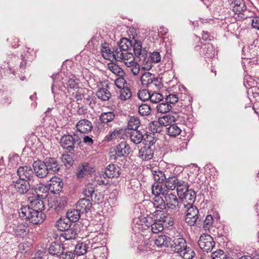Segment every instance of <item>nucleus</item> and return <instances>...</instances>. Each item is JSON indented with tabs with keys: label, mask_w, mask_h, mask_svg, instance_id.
I'll return each mask as SVG.
<instances>
[{
	"label": "nucleus",
	"mask_w": 259,
	"mask_h": 259,
	"mask_svg": "<svg viewBox=\"0 0 259 259\" xmlns=\"http://www.w3.org/2000/svg\"><path fill=\"white\" fill-rule=\"evenodd\" d=\"M17 174L19 179L27 180L32 184V188L36 193L42 191L46 193L47 188L43 184H39V179L34 174L33 169L27 165L20 166L17 170Z\"/></svg>",
	"instance_id": "f257e3e1"
},
{
	"label": "nucleus",
	"mask_w": 259,
	"mask_h": 259,
	"mask_svg": "<svg viewBox=\"0 0 259 259\" xmlns=\"http://www.w3.org/2000/svg\"><path fill=\"white\" fill-rule=\"evenodd\" d=\"M170 250L184 259H192L195 256L194 251L187 244L183 238H175L170 244Z\"/></svg>",
	"instance_id": "f03ea898"
},
{
	"label": "nucleus",
	"mask_w": 259,
	"mask_h": 259,
	"mask_svg": "<svg viewBox=\"0 0 259 259\" xmlns=\"http://www.w3.org/2000/svg\"><path fill=\"white\" fill-rule=\"evenodd\" d=\"M19 214L21 218L28 219L35 225L42 223L46 219V215L42 211L30 208V206H22L19 210Z\"/></svg>",
	"instance_id": "7ed1b4c3"
},
{
	"label": "nucleus",
	"mask_w": 259,
	"mask_h": 259,
	"mask_svg": "<svg viewBox=\"0 0 259 259\" xmlns=\"http://www.w3.org/2000/svg\"><path fill=\"white\" fill-rule=\"evenodd\" d=\"M185 208L183 210H180V212H186L185 222L190 226H194L198 223L200 224L201 222L200 214L197 208L195 206L191 205V204H185Z\"/></svg>",
	"instance_id": "20e7f679"
},
{
	"label": "nucleus",
	"mask_w": 259,
	"mask_h": 259,
	"mask_svg": "<svg viewBox=\"0 0 259 259\" xmlns=\"http://www.w3.org/2000/svg\"><path fill=\"white\" fill-rule=\"evenodd\" d=\"M165 199V208L166 207L171 210L178 209L179 211L180 210L184 209L186 205H185V202H181L179 201L177 196L169 191L165 193L164 196Z\"/></svg>",
	"instance_id": "39448f33"
},
{
	"label": "nucleus",
	"mask_w": 259,
	"mask_h": 259,
	"mask_svg": "<svg viewBox=\"0 0 259 259\" xmlns=\"http://www.w3.org/2000/svg\"><path fill=\"white\" fill-rule=\"evenodd\" d=\"M140 81L142 85L145 88L154 86L156 89H159L162 87V83L154 74L149 72L143 73L140 77Z\"/></svg>",
	"instance_id": "423d86ee"
},
{
	"label": "nucleus",
	"mask_w": 259,
	"mask_h": 259,
	"mask_svg": "<svg viewBox=\"0 0 259 259\" xmlns=\"http://www.w3.org/2000/svg\"><path fill=\"white\" fill-rule=\"evenodd\" d=\"M80 142V138L77 134L74 133L73 135H66L62 136L60 140V145L63 149H66L70 152L74 149L75 144Z\"/></svg>",
	"instance_id": "0eeeda50"
},
{
	"label": "nucleus",
	"mask_w": 259,
	"mask_h": 259,
	"mask_svg": "<svg viewBox=\"0 0 259 259\" xmlns=\"http://www.w3.org/2000/svg\"><path fill=\"white\" fill-rule=\"evenodd\" d=\"M11 186L20 194H26L32 187V184L27 180L13 178Z\"/></svg>",
	"instance_id": "6e6552de"
},
{
	"label": "nucleus",
	"mask_w": 259,
	"mask_h": 259,
	"mask_svg": "<svg viewBox=\"0 0 259 259\" xmlns=\"http://www.w3.org/2000/svg\"><path fill=\"white\" fill-rule=\"evenodd\" d=\"M198 244L203 251L208 252L212 251L215 242L210 235L203 234L200 236Z\"/></svg>",
	"instance_id": "1a4fd4ad"
},
{
	"label": "nucleus",
	"mask_w": 259,
	"mask_h": 259,
	"mask_svg": "<svg viewBox=\"0 0 259 259\" xmlns=\"http://www.w3.org/2000/svg\"><path fill=\"white\" fill-rule=\"evenodd\" d=\"M6 229L9 233L17 236H23L28 231V226L24 223L7 225Z\"/></svg>",
	"instance_id": "9d476101"
},
{
	"label": "nucleus",
	"mask_w": 259,
	"mask_h": 259,
	"mask_svg": "<svg viewBox=\"0 0 259 259\" xmlns=\"http://www.w3.org/2000/svg\"><path fill=\"white\" fill-rule=\"evenodd\" d=\"M97 190H95L92 184H88L85 185L83 190V194L87 198L95 202H99L102 200L103 197L99 193L97 194Z\"/></svg>",
	"instance_id": "9b49d317"
},
{
	"label": "nucleus",
	"mask_w": 259,
	"mask_h": 259,
	"mask_svg": "<svg viewBox=\"0 0 259 259\" xmlns=\"http://www.w3.org/2000/svg\"><path fill=\"white\" fill-rule=\"evenodd\" d=\"M33 170L35 176L38 178H44L47 176L49 171L44 161L38 160L33 163Z\"/></svg>",
	"instance_id": "f8f14e48"
},
{
	"label": "nucleus",
	"mask_w": 259,
	"mask_h": 259,
	"mask_svg": "<svg viewBox=\"0 0 259 259\" xmlns=\"http://www.w3.org/2000/svg\"><path fill=\"white\" fill-rule=\"evenodd\" d=\"M46 196V195H41V198H40L39 194H37V196L28 197L29 205L26 206H30V208L35 209L37 211L41 210L42 211L45 209V204L41 198H45Z\"/></svg>",
	"instance_id": "ddd939ff"
},
{
	"label": "nucleus",
	"mask_w": 259,
	"mask_h": 259,
	"mask_svg": "<svg viewBox=\"0 0 259 259\" xmlns=\"http://www.w3.org/2000/svg\"><path fill=\"white\" fill-rule=\"evenodd\" d=\"M132 46L135 56L140 60L144 61L147 57V51L142 48V44L140 40L134 39Z\"/></svg>",
	"instance_id": "4468645a"
},
{
	"label": "nucleus",
	"mask_w": 259,
	"mask_h": 259,
	"mask_svg": "<svg viewBox=\"0 0 259 259\" xmlns=\"http://www.w3.org/2000/svg\"><path fill=\"white\" fill-rule=\"evenodd\" d=\"M47 185L51 192L57 194L61 191L63 183L60 178L53 177L50 180Z\"/></svg>",
	"instance_id": "2eb2a0df"
},
{
	"label": "nucleus",
	"mask_w": 259,
	"mask_h": 259,
	"mask_svg": "<svg viewBox=\"0 0 259 259\" xmlns=\"http://www.w3.org/2000/svg\"><path fill=\"white\" fill-rule=\"evenodd\" d=\"M76 127L78 132L81 133H88L93 128L92 122L88 119L80 120L76 124Z\"/></svg>",
	"instance_id": "dca6fc26"
},
{
	"label": "nucleus",
	"mask_w": 259,
	"mask_h": 259,
	"mask_svg": "<svg viewBox=\"0 0 259 259\" xmlns=\"http://www.w3.org/2000/svg\"><path fill=\"white\" fill-rule=\"evenodd\" d=\"M44 161L46 164V167L49 172L53 171L56 172L60 170L61 165L55 158L48 157L45 159Z\"/></svg>",
	"instance_id": "f3484780"
},
{
	"label": "nucleus",
	"mask_w": 259,
	"mask_h": 259,
	"mask_svg": "<svg viewBox=\"0 0 259 259\" xmlns=\"http://www.w3.org/2000/svg\"><path fill=\"white\" fill-rule=\"evenodd\" d=\"M116 60L118 61H122L125 65L130 64V63L135 61V57L133 54L129 53L127 51L123 52L122 53L119 52L116 53Z\"/></svg>",
	"instance_id": "a211bd4d"
},
{
	"label": "nucleus",
	"mask_w": 259,
	"mask_h": 259,
	"mask_svg": "<svg viewBox=\"0 0 259 259\" xmlns=\"http://www.w3.org/2000/svg\"><path fill=\"white\" fill-rule=\"evenodd\" d=\"M101 53L103 57L107 60H113L116 58V49H114L113 51H111L109 49L108 44H104L102 46Z\"/></svg>",
	"instance_id": "6ab92c4d"
},
{
	"label": "nucleus",
	"mask_w": 259,
	"mask_h": 259,
	"mask_svg": "<svg viewBox=\"0 0 259 259\" xmlns=\"http://www.w3.org/2000/svg\"><path fill=\"white\" fill-rule=\"evenodd\" d=\"M64 249L65 248L63 244L56 242H53L51 244L48 251L49 253L52 255L60 256Z\"/></svg>",
	"instance_id": "aec40b11"
},
{
	"label": "nucleus",
	"mask_w": 259,
	"mask_h": 259,
	"mask_svg": "<svg viewBox=\"0 0 259 259\" xmlns=\"http://www.w3.org/2000/svg\"><path fill=\"white\" fill-rule=\"evenodd\" d=\"M93 170L89 163H83L79 166L76 170V175L77 178L81 179L84 178L87 174H90Z\"/></svg>",
	"instance_id": "412c9836"
},
{
	"label": "nucleus",
	"mask_w": 259,
	"mask_h": 259,
	"mask_svg": "<svg viewBox=\"0 0 259 259\" xmlns=\"http://www.w3.org/2000/svg\"><path fill=\"white\" fill-rule=\"evenodd\" d=\"M120 168L115 164L108 165L105 168V175L108 178L118 177L120 175Z\"/></svg>",
	"instance_id": "4be33fe9"
},
{
	"label": "nucleus",
	"mask_w": 259,
	"mask_h": 259,
	"mask_svg": "<svg viewBox=\"0 0 259 259\" xmlns=\"http://www.w3.org/2000/svg\"><path fill=\"white\" fill-rule=\"evenodd\" d=\"M139 156L145 160L151 159L153 157V149L151 146H145L140 150Z\"/></svg>",
	"instance_id": "5701e85b"
},
{
	"label": "nucleus",
	"mask_w": 259,
	"mask_h": 259,
	"mask_svg": "<svg viewBox=\"0 0 259 259\" xmlns=\"http://www.w3.org/2000/svg\"><path fill=\"white\" fill-rule=\"evenodd\" d=\"M126 136L129 137L131 141L135 144H140L144 138V135L138 130L127 132Z\"/></svg>",
	"instance_id": "b1692460"
},
{
	"label": "nucleus",
	"mask_w": 259,
	"mask_h": 259,
	"mask_svg": "<svg viewBox=\"0 0 259 259\" xmlns=\"http://www.w3.org/2000/svg\"><path fill=\"white\" fill-rule=\"evenodd\" d=\"M181 199V202H185V204H193L195 201L196 193L192 189H188L183 195L179 197Z\"/></svg>",
	"instance_id": "393cba45"
},
{
	"label": "nucleus",
	"mask_w": 259,
	"mask_h": 259,
	"mask_svg": "<svg viewBox=\"0 0 259 259\" xmlns=\"http://www.w3.org/2000/svg\"><path fill=\"white\" fill-rule=\"evenodd\" d=\"M130 147L126 142L122 141L116 147L115 154L118 157L124 156L129 154Z\"/></svg>",
	"instance_id": "a878e982"
},
{
	"label": "nucleus",
	"mask_w": 259,
	"mask_h": 259,
	"mask_svg": "<svg viewBox=\"0 0 259 259\" xmlns=\"http://www.w3.org/2000/svg\"><path fill=\"white\" fill-rule=\"evenodd\" d=\"M133 40H129L126 38H122L120 40L117 48H115L116 53H122L123 52L127 51L128 49L132 46Z\"/></svg>",
	"instance_id": "bb28decb"
},
{
	"label": "nucleus",
	"mask_w": 259,
	"mask_h": 259,
	"mask_svg": "<svg viewBox=\"0 0 259 259\" xmlns=\"http://www.w3.org/2000/svg\"><path fill=\"white\" fill-rule=\"evenodd\" d=\"M108 88V86L107 85L105 87L99 88L97 90L96 96L99 99L103 101H107L110 99L111 94Z\"/></svg>",
	"instance_id": "cd10ccee"
},
{
	"label": "nucleus",
	"mask_w": 259,
	"mask_h": 259,
	"mask_svg": "<svg viewBox=\"0 0 259 259\" xmlns=\"http://www.w3.org/2000/svg\"><path fill=\"white\" fill-rule=\"evenodd\" d=\"M171 240V238L165 235H160L156 237L155 244L158 247H168Z\"/></svg>",
	"instance_id": "c85d7f7f"
},
{
	"label": "nucleus",
	"mask_w": 259,
	"mask_h": 259,
	"mask_svg": "<svg viewBox=\"0 0 259 259\" xmlns=\"http://www.w3.org/2000/svg\"><path fill=\"white\" fill-rule=\"evenodd\" d=\"M92 203L89 199L81 198L77 202V207L82 212H86L90 210Z\"/></svg>",
	"instance_id": "c756f323"
},
{
	"label": "nucleus",
	"mask_w": 259,
	"mask_h": 259,
	"mask_svg": "<svg viewBox=\"0 0 259 259\" xmlns=\"http://www.w3.org/2000/svg\"><path fill=\"white\" fill-rule=\"evenodd\" d=\"M63 232L62 236L66 240L76 239L78 234L75 225H73L72 227L71 226Z\"/></svg>",
	"instance_id": "7c9ffc66"
},
{
	"label": "nucleus",
	"mask_w": 259,
	"mask_h": 259,
	"mask_svg": "<svg viewBox=\"0 0 259 259\" xmlns=\"http://www.w3.org/2000/svg\"><path fill=\"white\" fill-rule=\"evenodd\" d=\"M72 224L67 217H62L56 223L55 226L61 231H64L71 227Z\"/></svg>",
	"instance_id": "2f4dec72"
},
{
	"label": "nucleus",
	"mask_w": 259,
	"mask_h": 259,
	"mask_svg": "<svg viewBox=\"0 0 259 259\" xmlns=\"http://www.w3.org/2000/svg\"><path fill=\"white\" fill-rule=\"evenodd\" d=\"M232 10L235 13L241 14L246 10V7L243 0H235L232 3Z\"/></svg>",
	"instance_id": "473e14b6"
},
{
	"label": "nucleus",
	"mask_w": 259,
	"mask_h": 259,
	"mask_svg": "<svg viewBox=\"0 0 259 259\" xmlns=\"http://www.w3.org/2000/svg\"><path fill=\"white\" fill-rule=\"evenodd\" d=\"M180 180L176 176L169 177L165 181V187L168 190H174L177 187Z\"/></svg>",
	"instance_id": "72a5a7b5"
},
{
	"label": "nucleus",
	"mask_w": 259,
	"mask_h": 259,
	"mask_svg": "<svg viewBox=\"0 0 259 259\" xmlns=\"http://www.w3.org/2000/svg\"><path fill=\"white\" fill-rule=\"evenodd\" d=\"M151 172L153 175V179L156 182V183L161 184L165 181L166 178L165 175L162 171L156 169H152Z\"/></svg>",
	"instance_id": "f704fd0d"
},
{
	"label": "nucleus",
	"mask_w": 259,
	"mask_h": 259,
	"mask_svg": "<svg viewBox=\"0 0 259 259\" xmlns=\"http://www.w3.org/2000/svg\"><path fill=\"white\" fill-rule=\"evenodd\" d=\"M116 116L114 112L110 111L103 112L100 115L99 118L102 123L109 124V123L113 121Z\"/></svg>",
	"instance_id": "c9c22d12"
},
{
	"label": "nucleus",
	"mask_w": 259,
	"mask_h": 259,
	"mask_svg": "<svg viewBox=\"0 0 259 259\" xmlns=\"http://www.w3.org/2000/svg\"><path fill=\"white\" fill-rule=\"evenodd\" d=\"M151 191L152 194L154 196H160V195H161L163 196L165 195V193H167L168 191L160 184L155 183L152 185Z\"/></svg>",
	"instance_id": "e433bc0d"
},
{
	"label": "nucleus",
	"mask_w": 259,
	"mask_h": 259,
	"mask_svg": "<svg viewBox=\"0 0 259 259\" xmlns=\"http://www.w3.org/2000/svg\"><path fill=\"white\" fill-rule=\"evenodd\" d=\"M107 67L112 73L118 76H123L125 74L123 69L115 63H109L107 64Z\"/></svg>",
	"instance_id": "4c0bfd02"
},
{
	"label": "nucleus",
	"mask_w": 259,
	"mask_h": 259,
	"mask_svg": "<svg viewBox=\"0 0 259 259\" xmlns=\"http://www.w3.org/2000/svg\"><path fill=\"white\" fill-rule=\"evenodd\" d=\"M140 125V121L137 117L131 116L128 118L127 122V128L128 130H138Z\"/></svg>",
	"instance_id": "58836bf2"
},
{
	"label": "nucleus",
	"mask_w": 259,
	"mask_h": 259,
	"mask_svg": "<svg viewBox=\"0 0 259 259\" xmlns=\"http://www.w3.org/2000/svg\"><path fill=\"white\" fill-rule=\"evenodd\" d=\"M178 117H176L175 116L168 114V115L163 116L159 118L160 120V123H162L164 126H166L168 125L171 124V123L175 122L177 120Z\"/></svg>",
	"instance_id": "ea45409f"
},
{
	"label": "nucleus",
	"mask_w": 259,
	"mask_h": 259,
	"mask_svg": "<svg viewBox=\"0 0 259 259\" xmlns=\"http://www.w3.org/2000/svg\"><path fill=\"white\" fill-rule=\"evenodd\" d=\"M67 198L65 196H62L57 198L55 201V209L59 212L62 210L66 205Z\"/></svg>",
	"instance_id": "a19ab883"
},
{
	"label": "nucleus",
	"mask_w": 259,
	"mask_h": 259,
	"mask_svg": "<svg viewBox=\"0 0 259 259\" xmlns=\"http://www.w3.org/2000/svg\"><path fill=\"white\" fill-rule=\"evenodd\" d=\"M95 256L96 259H106L107 255V248L105 246L97 247L95 251Z\"/></svg>",
	"instance_id": "79ce46f5"
},
{
	"label": "nucleus",
	"mask_w": 259,
	"mask_h": 259,
	"mask_svg": "<svg viewBox=\"0 0 259 259\" xmlns=\"http://www.w3.org/2000/svg\"><path fill=\"white\" fill-rule=\"evenodd\" d=\"M167 134L171 137H176L180 134L182 132L181 128L177 124H171L166 128Z\"/></svg>",
	"instance_id": "37998d69"
},
{
	"label": "nucleus",
	"mask_w": 259,
	"mask_h": 259,
	"mask_svg": "<svg viewBox=\"0 0 259 259\" xmlns=\"http://www.w3.org/2000/svg\"><path fill=\"white\" fill-rule=\"evenodd\" d=\"M80 211L78 209H73L68 211L66 214L67 218L70 220V222H77L80 217Z\"/></svg>",
	"instance_id": "c03bdc74"
},
{
	"label": "nucleus",
	"mask_w": 259,
	"mask_h": 259,
	"mask_svg": "<svg viewBox=\"0 0 259 259\" xmlns=\"http://www.w3.org/2000/svg\"><path fill=\"white\" fill-rule=\"evenodd\" d=\"M153 204L155 207L163 209L165 208V199L160 196H155L153 199Z\"/></svg>",
	"instance_id": "a18cd8bd"
},
{
	"label": "nucleus",
	"mask_w": 259,
	"mask_h": 259,
	"mask_svg": "<svg viewBox=\"0 0 259 259\" xmlns=\"http://www.w3.org/2000/svg\"><path fill=\"white\" fill-rule=\"evenodd\" d=\"M176 188H177V193L180 197L183 195L186 191L188 190V185L187 183L182 180H180Z\"/></svg>",
	"instance_id": "49530a36"
},
{
	"label": "nucleus",
	"mask_w": 259,
	"mask_h": 259,
	"mask_svg": "<svg viewBox=\"0 0 259 259\" xmlns=\"http://www.w3.org/2000/svg\"><path fill=\"white\" fill-rule=\"evenodd\" d=\"M123 130L116 128L112 132L106 135L105 139L107 141H110L113 139L119 138L123 133Z\"/></svg>",
	"instance_id": "de8ad7c7"
},
{
	"label": "nucleus",
	"mask_w": 259,
	"mask_h": 259,
	"mask_svg": "<svg viewBox=\"0 0 259 259\" xmlns=\"http://www.w3.org/2000/svg\"><path fill=\"white\" fill-rule=\"evenodd\" d=\"M127 68L128 71L131 72L134 75H137L140 71V66L139 64L135 61L130 63V64L125 65Z\"/></svg>",
	"instance_id": "09e8293b"
},
{
	"label": "nucleus",
	"mask_w": 259,
	"mask_h": 259,
	"mask_svg": "<svg viewBox=\"0 0 259 259\" xmlns=\"http://www.w3.org/2000/svg\"><path fill=\"white\" fill-rule=\"evenodd\" d=\"M143 140L145 142V145H148V146H153L156 142L157 139L154 133L146 134L144 135Z\"/></svg>",
	"instance_id": "8fccbe9b"
},
{
	"label": "nucleus",
	"mask_w": 259,
	"mask_h": 259,
	"mask_svg": "<svg viewBox=\"0 0 259 259\" xmlns=\"http://www.w3.org/2000/svg\"><path fill=\"white\" fill-rule=\"evenodd\" d=\"M88 248L85 243H78L75 246L74 251L77 255H81L87 252Z\"/></svg>",
	"instance_id": "3c124183"
},
{
	"label": "nucleus",
	"mask_w": 259,
	"mask_h": 259,
	"mask_svg": "<svg viewBox=\"0 0 259 259\" xmlns=\"http://www.w3.org/2000/svg\"><path fill=\"white\" fill-rule=\"evenodd\" d=\"M163 125L160 123L159 119L158 121L152 122L150 123V128L152 133H159L163 130Z\"/></svg>",
	"instance_id": "603ef678"
},
{
	"label": "nucleus",
	"mask_w": 259,
	"mask_h": 259,
	"mask_svg": "<svg viewBox=\"0 0 259 259\" xmlns=\"http://www.w3.org/2000/svg\"><path fill=\"white\" fill-rule=\"evenodd\" d=\"M156 109L158 112L165 113L171 110V106L167 102L161 103L157 105Z\"/></svg>",
	"instance_id": "864d4df0"
},
{
	"label": "nucleus",
	"mask_w": 259,
	"mask_h": 259,
	"mask_svg": "<svg viewBox=\"0 0 259 259\" xmlns=\"http://www.w3.org/2000/svg\"><path fill=\"white\" fill-rule=\"evenodd\" d=\"M166 212L163 210H157L154 212V221L162 223L164 219Z\"/></svg>",
	"instance_id": "5fc2aeb1"
},
{
	"label": "nucleus",
	"mask_w": 259,
	"mask_h": 259,
	"mask_svg": "<svg viewBox=\"0 0 259 259\" xmlns=\"http://www.w3.org/2000/svg\"><path fill=\"white\" fill-rule=\"evenodd\" d=\"M200 51L204 56L211 57V55L214 50L210 44H207L202 46Z\"/></svg>",
	"instance_id": "6e6d98bb"
},
{
	"label": "nucleus",
	"mask_w": 259,
	"mask_h": 259,
	"mask_svg": "<svg viewBox=\"0 0 259 259\" xmlns=\"http://www.w3.org/2000/svg\"><path fill=\"white\" fill-rule=\"evenodd\" d=\"M150 96L151 97L149 98V100H150L151 102L155 104L159 103L163 99V96L162 94L155 92L150 93Z\"/></svg>",
	"instance_id": "4d7b16f0"
},
{
	"label": "nucleus",
	"mask_w": 259,
	"mask_h": 259,
	"mask_svg": "<svg viewBox=\"0 0 259 259\" xmlns=\"http://www.w3.org/2000/svg\"><path fill=\"white\" fill-rule=\"evenodd\" d=\"M132 93L128 88H123L120 91L119 98L121 100L125 101L131 97Z\"/></svg>",
	"instance_id": "13d9d810"
},
{
	"label": "nucleus",
	"mask_w": 259,
	"mask_h": 259,
	"mask_svg": "<svg viewBox=\"0 0 259 259\" xmlns=\"http://www.w3.org/2000/svg\"><path fill=\"white\" fill-rule=\"evenodd\" d=\"M164 229L163 224L162 223L154 221L151 225V230L153 233L157 234L161 232Z\"/></svg>",
	"instance_id": "bf43d9fd"
},
{
	"label": "nucleus",
	"mask_w": 259,
	"mask_h": 259,
	"mask_svg": "<svg viewBox=\"0 0 259 259\" xmlns=\"http://www.w3.org/2000/svg\"><path fill=\"white\" fill-rule=\"evenodd\" d=\"M84 92H87L86 88H80L72 94V96L75 98L77 101H81L83 98Z\"/></svg>",
	"instance_id": "052dcab7"
},
{
	"label": "nucleus",
	"mask_w": 259,
	"mask_h": 259,
	"mask_svg": "<svg viewBox=\"0 0 259 259\" xmlns=\"http://www.w3.org/2000/svg\"><path fill=\"white\" fill-rule=\"evenodd\" d=\"M150 93L146 89L140 90L138 93V98L142 101H146L149 100Z\"/></svg>",
	"instance_id": "680f3d73"
},
{
	"label": "nucleus",
	"mask_w": 259,
	"mask_h": 259,
	"mask_svg": "<svg viewBox=\"0 0 259 259\" xmlns=\"http://www.w3.org/2000/svg\"><path fill=\"white\" fill-rule=\"evenodd\" d=\"M139 112L142 116H147L151 112V108L147 104H142L139 107Z\"/></svg>",
	"instance_id": "e2e57ef3"
},
{
	"label": "nucleus",
	"mask_w": 259,
	"mask_h": 259,
	"mask_svg": "<svg viewBox=\"0 0 259 259\" xmlns=\"http://www.w3.org/2000/svg\"><path fill=\"white\" fill-rule=\"evenodd\" d=\"M213 223V218L211 215H207L203 222V228L205 230H209Z\"/></svg>",
	"instance_id": "0e129e2a"
},
{
	"label": "nucleus",
	"mask_w": 259,
	"mask_h": 259,
	"mask_svg": "<svg viewBox=\"0 0 259 259\" xmlns=\"http://www.w3.org/2000/svg\"><path fill=\"white\" fill-rule=\"evenodd\" d=\"M227 255L222 250H218L211 253V259H225Z\"/></svg>",
	"instance_id": "69168bd1"
},
{
	"label": "nucleus",
	"mask_w": 259,
	"mask_h": 259,
	"mask_svg": "<svg viewBox=\"0 0 259 259\" xmlns=\"http://www.w3.org/2000/svg\"><path fill=\"white\" fill-rule=\"evenodd\" d=\"M150 59L152 63H157L161 60V55L158 52H153L151 53Z\"/></svg>",
	"instance_id": "338daca9"
},
{
	"label": "nucleus",
	"mask_w": 259,
	"mask_h": 259,
	"mask_svg": "<svg viewBox=\"0 0 259 259\" xmlns=\"http://www.w3.org/2000/svg\"><path fill=\"white\" fill-rule=\"evenodd\" d=\"M75 253L72 251H62V253L60 256V259H74Z\"/></svg>",
	"instance_id": "774afa93"
}]
</instances>
